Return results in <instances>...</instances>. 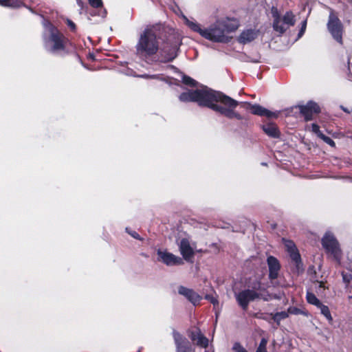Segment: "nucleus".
Instances as JSON below:
<instances>
[{
    "label": "nucleus",
    "instance_id": "25",
    "mask_svg": "<svg viewBox=\"0 0 352 352\" xmlns=\"http://www.w3.org/2000/svg\"><path fill=\"white\" fill-rule=\"evenodd\" d=\"M306 298L309 304L316 305L317 307L321 304L320 300L313 293L307 292Z\"/></svg>",
    "mask_w": 352,
    "mask_h": 352
},
{
    "label": "nucleus",
    "instance_id": "39",
    "mask_svg": "<svg viewBox=\"0 0 352 352\" xmlns=\"http://www.w3.org/2000/svg\"><path fill=\"white\" fill-rule=\"evenodd\" d=\"M77 4L81 8V9L83 8V6H84V3L82 2V0H78L77 1Z\"/></svg>",
    "mask_w": 352,
    "mask_h": 352
},
{
    "label": "nucleus",
    "instance_id": "24",
    "mask_svg": "<svg viewBox=\"0 0 352 352\" xmlns=\"http://www.w3.org/2000/svg\"><path fill=\"white\" fill-rule=\"evenodd\" d=\"M272 317V319L274 322L277 323L278 325L280 324V322L281 320L285 319L289 316L288 311H280L277 312L276 314H270Z\"/></svg>",
    "mask_w": 352,
    "mask_h": 352
},
{
    "label": "nucleus",
    "instance_id": "29",
    "mask_svg": "<svg viewBox=\"0 0 352 352\" xmlns=\"http://www.w3.org/2000/svg\"><path fill=\"white\" fill-rule=\"evenodd\" d=\"M321 140H322L325 143L330 145L332 147L336 146L335 142L329 137L324 135V134H320V138Z\"/></svg>",
    "mask_w": 352,
    "mask_h": 352
},
{
    "label": "nucleus",
    "instance_id": "23",
    "mask_svg": "<svg viewBox=\"0 0 352 352\" xmlns=\"http://www.w3.org/2000/svg\"><path fill=\"white\" fill-rule=\"evenodd\" d=\"M284 25L289 28L291 26H294L295 24V16L292 12H287L281 19Z\"/></svg>",
    "mask_w": 352,
    "mask_h": 352
},
{
    "label": "nucleus",
    "instance_id": "3",
    "mask_svg": "<svg viewBox=\"0 0 352 352\" xmlns=\"http://www.w3.org/2000/svg\"><path fill=\"white\" fill-rule=\"evenodd\" d=\"M238 28V23L235 20L218 21L215 24L203 32V37L214 42L228 43L230 38L227 33L235 31Z\"/></svg>",
    "mask_w": 352,
    "mask_h": 352
},
{
    "label": "nucleus",
    "instance_id": "26",
    "mask_svg": "<svg viewBox=\"0 0 352 352\" xmlns=\"http://www.w3.org/2000/svg\"><path fill=\"white\" fill-rule=\"evenodd\" d=\"M320 309V312L324 316L326 317L327 319L329 320H332V316L331 315L329 309L327 306L323 305L322 302L321 304L318 307Z\"/></svg>",
    "mask_w": 352,
    "mask_h": 352
},
{
    "label": "nucleus",
    "instance_id": "43",
    "mask_svg": "<svg viewBox=\"0 0 352 352\" xmlns=\"http://www.w3.org/2000/svg\"><path fill=\"white\" fill-rule=\"evenodd\" d=\"M346 2L349 3H352V0H345Z\"/></svg>",
    "mask_w": 352,
    "mask_h": 352
},
{
    "label": "nucleus",
    "instance_id": "16",
    "mask_svg": "<svg viewBox=\"0 0 352 352\" xmlns=\"http://www.w3.org/2000/svg\"><path fill=\"white\" fill-rule=\"evenodd\" d=\"M190 337V339L198 346L206 348L208 345V338L201 333L199 329H197L195 331H192Z\"/></svg>",
    "mask_w": 352,
    "mask_h": 352
},
{
    "label": "nucleus",
    "instance_id": "18",
    "mask_svg": "<svg viewBox=\"0 0 352 352\" xmlns=\"http://www.w3.org/2000/svg\"><path fill=\"white\" fill-rule=\"evenodd\" d=\"M263 130L264 132L270 137L278 138L279 136V132L276 126L274 124H267L263 126Z\"/></svg>",
    "mask_w": 352,
    "mask_h": 352
},
{
    "label": "nucleus",
    "instance_id": "22",
    "mask_svg": "<svg viewBox=\"0 0 352 352\" xmlns=\"http://www.w3.org/2000/svg\"><path fill=\"white\" fill-rule=\"evenodd\" d=\"M20 0H0V5L3 7L17 8L22 6Z\"/></svg>",
    "mask_w": 352,
    "mask_h": 352
},
{
    "label": "nucleus",
    "instance_id": "34",
    "mask_svg": "<svg viewBox=\"0 0 352 352\" xmlns=\"http://www.w3.org/2000/svg\"><path fill=\"white\" fill-rule=\"evenodd\" d=\"M205 298L206 299L208 300L214 305V307H216L217 305H219L218 300L214 296L210 295H206Z\"/></svg>",
    "mask_w": 352,
    "mask_h": 352
},
{
    "label": "nucleus",
    "instance_id": "41",
    "mask_svg": "<svg viewBox=\"0 0 352 352\" xmlns=\"http://www.w3.org/2000/svg\"><path fill=\"white\" fill-rule=\"evenodd\" d=\"M318 287L319 289H321V288H324V283L322 282H318Z\"/></svg>",
    "mask_w": 352,
    "mask_h": 352
},
{
    "label": "nucleus",
    "instance_id": "9",
    "mask_svg": "<svg viewBox=\"0 0 352 352\" xmlns=\"http://www.w3.org/2000/svg\"><path fill=\"white\" fill-rule=\"evenodd\" d=\"M294 108L299 109L300 113L304 117L306 122L313 120L314 116L320 112V107L314 101H309L305 105H298Z\"/></svg>",
    "mask_w": 352,
    "mask_h": 352
},
{
    "label": "nucleus",
    "instance_id": "19",
    "mask_svg": "<svg viewBox=\"0 0 352 352\" xmlns=\"http://www.w3.org/2000/svg\"><path fill=\"white\" fill-rule=\"evenodd\" d=\"M273 28L276 32H278L280 34H283L288 29L286 25H284L279 16H275L273 22Z\"/></svg>",
    "mask_w": 352,
    "mask_h": 352
},
{
    "label": "nucleus",
    "instance_id": "38",
    "mask_svg": "<svg viewBox=\"0 0 352 352\" xmlns=\"http://www.w3.org/2000/svg\"><path fill=\"white\" fill-rule=\"evenodd\" d=\"M67 25L71 28L72 30H74L76 29V25L73 21L68 20Z\"/></svg>",
    "mask_w": 352,
    "mask_h": 352
},
{
    "label": "nucleus",
    "instance_id": "1",
    "mask_svg": "<svg viewBox=\"0 0 352 352\" xmlns=\"http://www.w3.org/2000/svg\"><path fill=\"white\" fill-rule=\"evenodd\" d=\"M179 99L182 102H196L199 106L208 107L230 119H245L234 110L239 104L238 101L211 89L204 88L184 92L180 94Z\"/></svg>",
    "mask_w": 352,
    "mask_h": 352
},
{
    "label": "nucleus",
    "instance_id": "15",
    "mask_svg": "<svg viewBox=\"0 0 352 352\" xmlns=\"http://www.w3.org/2000/svg\"><path fill=\"white\" fill-rule=\"evenodd\" d=\"M258 35V31L248 29L241 32L238 38V41L240 43L245 44L254 41Z\"/></svg>",
    "mask_w": 352,
    "mask_h": 352
},
{
    "label": "nucleus",
    "instance_id": "21",
    "mask_svg": "<svg viewBox=\"0 0 352 352\" xmlns=\"http://www.w3.org/2000/svg\"><path fill=\"white\" fill-rule=\"evenodd\" d=\"M287 247L290 252V256L292 259L298 264L300 261V256L297 252L295 245L292 243V242L289 241Z\"/></svg>",
    "mask_w": 352,
    "mask_h": 352
},
{
    "label": "nucleus",
    "instance_id": "8",
    "mask_svg": "<svg viewBox=\"0 0 352 352\" xmlns=\"http://www.w3.org/2000/svg\"><path fill=\"white\" fill-rule=\"evenodd\" d=\"M179 47L177 44L166 43L160 50L157 58L153 62L168 63L173 61L177 56Z\"/></svg>",
    "mask_w": 352,
    "mask_h": 352
},
{
    "label": "nucleus",
    "instance_id": "44",
    "mask_svg": "<svg viewBox=\"0 0 352 352\" xmlns=\"http://www.w3.org/2000/svg\"><path fill=\"white\" fill-rule=\"evenodd\" d=\"M105 14H106V12H105V11H104V12H103V14H102V16H105Z\"/></svg>",
    "mask_w": 352,
    "mask_h": 352
},
{
    "label": "nucleus",
    "instance_id": "20",
    "mask_svg": "<svg viewBox=\"0 0 352 352\" xmlns=\"http://www.w3.org/2000/svg\"><path fill=\"white\" fill-rule=\"evenodd\" d=\"M184 20H185V23L192 30H193L194 32H198L199 33V34L201 36H203V34H204V32L205 31V29L203 30L201 28L200 25L199 23H197V22L195 21H190L188 18H186V16H184Z\"/></svg>",
    "mask_w": 352,
    "mask_h": 352
},
{
    "label": "nucleus",
    "instance_id": "5",
    "mask_svg": "<svg viewBox=\"0 0 352 352\" xmlns=\"http://www.w3.org/2000/svg\"><path fill=\"white\" fill-rule=\"evenodd\" d=\"M48 43L50 44V52L52 53H58L59 52H66L69 40L58 30L52 27L50 29Z\"/></svg>",
    "mask_w": 352,
    "mask_h": 352
},
{
    "label": "nucleus",
    "instance_id": "40",
    "mask_svg": "<svg viewBox=\"0 0 352 352\" xmlns=\"http://www.w3.org/2000/svg\"><path fill=\"white\" fill-rule=\"evenodd\" d=\"M256 352H267V349L257 348Z\"/></svg>",
    "mask_w": 352,
    "mask_h": 352
},
{
    "label": "nucleus",
    "instance_id": "7",
    "mask_svg": "<svg viewBox=\"0 0 352 352\" xmlns=\"http://www.w3.org/2000/svg\"><path fill=\"white\" fill-rule=\"evenodd\" d=\"M327 28L333 38L339 43L342 44L343 26L340 20L334 14L333 11H331L329 14Z\"/></svg>",
    "mask_w": 352,
    "mask_h": 352
},
{
    "label": "nucleus",
    "instance_id": "17",
    "mask_svg": "<svg viewBox=\"0 0 352 352\" xmlns=\"http://www.w3.org/2000/svg\"><path fill=\"white\" fill-rule=\"evenodd\" d=\"M177 352H191V347L189 342L183 339L179 335L175 337Z\"/></svg>",
    "mask_w": 352,
    "mask_h": 352
},
{
    "label": "nucleus",
    "instance_id": "4",
    "mask_svg": "<svg viewBox=\"0 0 352 352\" xmlns=\"http://www.w3.org/2000/svg\"><path fill=\"white\" fill-rule=\"evenodd\" d=\"M234 296L239 305L245 311L248 309L250 301L256 299L268 301L272 298V294L265 289L261 288V282H257L254 284L252 289H247L235 293Z\"/></svg>",
    "mask_w": 352,
    "mask_h": 352
},
{
    "label": "nucleus",
    "instance_id": "12",
    "mask_svg": "<svg viewBox=\"0 0 352 352\" xmlns=\"http://www.w3.org/2000/svg\"><path fill=\"white\" fill-rule=\"evenodd\" d=\"M267 262L269 267V278L270 280L277 278L280 268L278 259L273 256H270L267 257Z\"/></svg>",
    "mask_w": 352,
    "mask_h": 352
},
{
    "label": "nucleus",
    "instance_id": "35",
    "mask_svg": "<svg viewBox=\"0 0 352 352\" xmlns=\"http://www.w3.org/2000/svg\"><path fill=\"white\" fill-rule=\"evenodd\" d=\"M311 129H312V131L314 133H315L318 138H320V134H323L320 131V127H319V126L317 124H315V123L312 124H311Z\"/></svg>",
    "mask_w": 352,
    "mask_h": 352
},
{
    "label": "nucleus",
    "instance_id": "42",
    "mask_svg": "<svg viewBox=\"0 0 352 352\" xmlns=\"http://www.w3.org/2000/svg\"><path fill=\"white\" fill-rule=\"evenodd\" d=\"M341 108H342V109L344 111H345V112H346V113H349V111L347 109L344 108V107H341Z\"/></svg>",
    "mask_w": 352,
    "mask_h": 352
},
{
    "label": "nucleus",
    "instance_id": "6",
    "mask_svg": "<svg viewBox=\"0 0 352 352\" xmlns=\"http://www.w3.org/2000/svg\"><path fill=\"white\" fill-rule=\"evenodd\" d=\"M321 243L326 252L333 256L336 261L340 262L342 258V250L334 235L330 232L325 233Z\"/></svg>",
    "mask_w": 352,
    "mask_h": 352
},
{
    "label": "nucleus",
    "instance_id": "11",
    "mask_svg": "<svg viewBox=\"0 0 352 352\" xmlns=\"http://www.w3.org/2000/svg\"><path fill=\"white\" fill-rule=\"evenodd\" d=\"M244 104L248 106L247 109L249 108L251 110V113L254 115L264 116L267 118H276L278 116V113L270 111L259 104H252L248 102L244 103Z\"/></svg>",
    "mask_w": 352,
    "mask_h": 352
},
{
    "label": "nucleus",
    "instance_id": "13",
    "mask_svg": "<svg viewBox=\"0 0 352 352\" xmlns=\"http://www.w3.org/2000/svg\"><path fill=\"white\" fill-rule=\"evenodd\" d=\"M179 251L186 261H190L194 256V251L187 239H182L179 243Z\"/></svg>",
    "mask_w": 352,
    "mask_h": 352
},
{
    "label": "nucleus",
    "instance_id": "32",
    "mask_svg": "<svg viewBox=\"0 0 352 352\" xmlns=\"http://www.w3.org/2000/svg\"><path fill=\"white\" fill-rule=\"evenodd\" d=\"M343 281L346 283H349L352 280V275L350 273L342 272Z\"/></svg>",
    "mask_w": 352,
    "mask_h": 352
},
{
    "label": "nucleus",
    "instance_id": "31",
    "mask_svg": "<svg viewBox=\"0 0 352 352\" xmlns=\"http://www.w3.org/2000/svg\"><path fill=\"white\" fill-rule=\"evenodd\" d=\"M90 6H91L93 8H100L102 6V0H88Z\"/></svg>",
    "mask_w": 352,
    "mask_h": 352
},
{
    "label": "nucleus",
    "instance_id": "14",
    "mask_svg": "<svg viewBox=\"0 0 352 352\" xmlns=\"http://www.w3.org/2000/svg\"><path fill=\"white\" fill-rule=\"evenodd\" d=\"M178 293L185 296L189 301L195 305L201 300V296L191 289L184 286H179Z\"/></svg>",
    "mask_w": 352,
    "mask_h": 352
},
{
    "label": "nucleus",
    "instance_id": "30",
    "mask_svg": "<svg viewBox=\"0 0 352 352\" xmlns=\"http://www.w3.org/2000/svg\"><path fill=\"white\" fill-rule=\"evenodd\" d=\"M232 350L234 352H248V351L239 342L234 344Z\"/></svg>",
    "mask_w": 352,
    "mask_h": 352
},
{
    "label": "nucleus",
    "instance_id": "2",
    "mask_svg": "<svg viewBox=\"0 0 352 352\" xmlns=\"http://www.w3.org/2000/svg\"><path fill=\"white\" fill-rule=\"evenodd\" d=\"M159 30L157 25L148 26L140 34L135 45V54L140 60L148 63L154 61L160 50Z\"/></svg>",
    "mask_w": 352,
    "mask_h": 352
},
{
    "label": "nucleus",
    "instance_id": "36",
    "mask_svg": "<svg viewBox=\"0 0 352 352\" xmlns=\"http://www.w3.org/2000/svg\"><path fill=\"white\" fill-rule=\"evenodd\" d=\"M126 231L134 239H138V240H142L140 236L135 231H130L129 230V228H126Z\"/></svg>",
    "mask_w": 352,
    "mask_h": 352
},
{
    "label": "nucleus",
    "instance_id": "28",
    "mask_svg": "<svg viewBox=\"0 0 352 352\" xmlns=\"http://www.w3.org/2000/svg\"><path fill=\"white\" fill-rule=\"evenodd\" d=\"M182 82L186 85L195 87L196 85V81L188 76H184L182 78Z\"/></svg>",
    "mask_w": 352,
    "mask_h": 352
},
{
    "label": "nucleus",
    "instance_id": "37",
    "mask_svg": "<svg viewBox=\"0 0 352 352\" xmlns=\"http://www.w3.org/2000/svg\"><path fill=\"white\" fill-rule=\"evenodd\" d=\"M267 340L265 338H263L260 342V344H259L258 348L267 349Z\"/></svg>",
    "mask_w": 352,
    "mask_h": 352
},
{
    "label": "nucleus",
    "instance_id": "27",
    "mask_svg": "<svg viewBox=\"0 0 352 352\" xmlns=\"http://www.w3.org/2000/svg\"><path fill=\"white\" fill-rule=\"evenodd\" d=\"M287 311H288L289 314H293V315L303 314V315H307V314L304 311H302V310H301V309H298L297 307H289L288 309H287Z\"/></svg>",
    "mask_w": 352,
    "mask_h": 352
},
{
    "label": "nucleus",
    "instance_id": "10",
    "mask_svg": "<svg viewBox=\"0 0 352 352\" xmlns=\"http://www.w3.org/2000/svg\"><path fill=\"white\" fill-rule=\"evenodd\" d=\"M158 260L168 266L180 265L184 264L183 259L172 253L158 250L157 252Z\"/></svg>",
    "mask_w": 352,
    "mask_h": 352
},
{
    "label": "nucleus",
    "instance_id": "33",
    "mask_svg": "<svg viewBox=\"0 0 352 352\" xmlns=\"http://www.w3.org/2000/svg\"><path fill=\"white\" fill-rule=\"evenodd\" d=\"M306 28H307V19L304 20L302 22V27L298 32V38H300L304 34Z\"/></svg>",
    "mask_w": 352,
    "mask_h": 352
}]
</instances>
